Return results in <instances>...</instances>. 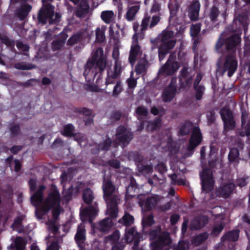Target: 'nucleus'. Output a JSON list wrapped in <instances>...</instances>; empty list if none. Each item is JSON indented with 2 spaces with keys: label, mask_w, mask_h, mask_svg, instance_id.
<instances>
[{
  "label": "nucleus",
  "mask_w": 250,
  "mask_h": 250,
  "mask_svg": "<svg viewBox=\"0 0 250 250\" xmlns=\"http://www.w3.org/2000/svg\"><path fill=\"white\" fill-rule=\"evenodd\" d=\"M44 188V186H41L40 189L32 196V202L34 206L37 207L36 215L38 219L44 218V216L48 211L51 208L53 209V220H49L46 224L48 229L55 234L58 230V226L56 221L62 211L60 207V194L56 188L53 187L52 191L49 194L47 198L42 202V191Z\"/></svg>",
  "instance_id": "nucleus-1"
},
{
  "label": "nucleus",
  "mask_w": 250,
  "mask_h": 250,
  "mask_svg": "<svg viewBox=\"0 0 250 250\" xmlns=\"http://www.w3.org/2000/svg\"><path fill=\"white\" fill-rule=\"evenodd\" d=\"M103 189L104 198L107 203L106 213L111 218H116L118 212L117 205L119 197L116 193V189L109 180L105 179L104 180Z\"/></svg>",
  "instance_id": "nucleus-2"
},
{
  "label": "nucleus",
  "mask_w": 250,
  "mask_h": 250,
  "mask_svg": "<svg viewBox=\"0 0 250 250\" xmlns=\"http://www.w3.org/2000/svg\"><path fill=\"white\" fill-rule=\"evenodd\" d=\"M106 62L104 56L103 50L101 48H98L92 55L91 59L89 60L85 67L84 75L85 79L89 81L88 74L90 73L92 77L94 76V71L92 70L93 67H97L100 70H103L105 67Z\"/></svg>",
  "instance_id": "nucleus-3"
},
{
  "label": "nucleus",
  "mask_w": 250,
  "mask_h": 250,
  "mask_svg": "<svg viewBox=\"0 0 250 250\" xmlns=\"http://www.w3.org/2000/svg\"><path fill=\"white\" fill-rule=\"evenodd\" d=\"M162 44L159 49L160 61L163 60L165 55L173 48L175 44L173 32L169 30L164 31L161 35Z\"/></svg>",
  "instance_id": "nucleus-4"
},
{
  "label": "nucleus",
  "mask_w": 250,
  "mask_h": 250,
  "mask_svg": "<svg viewBox=\"0 0 250 250\" xmlns=\"http://www.w3.org/2000/svg\"><path fill=\"white\" fill-rule=\"evenodd\" d=\"M159 199L158 196L154 195L149 198H146V201H140L139 203L143 213L142 223L144 229H145L146 227L152 225L154 223L153 216L151 214L146 215L145 211L150 210L154 207Z\"/></svg>",
  "instance_id": "nucleus-5"
},
{
  "label": "nucleus",
  "mask_w": 250,
  "mask_h": 250,
  "mask_svg": "<svg viewBox=\"0 0 250 250\" xmlns=\"http://www.w3.org/2000/svg\"><path fill=\"white\" fill-rule=\"evenodd\" d=\"M150 239L155 240L151 243L150 248L151 250H161L163 245H168L171 243V239L167 233L164 232L161 233L160 229L158 228L156 230H153L150 233ZM165 250H168L167 249Z\"/></svg>",
  "instance_id": "nucleus-6"
},
{
  "label": "nucleus",
  "mask_w": 250,
  "mask_h": 250,
  "mask_svg": "<svg viewBox=\"0 0 250 250\" xmlns=\"http://www.w3.org/2000/svg\"><path fill=\"white\" fill-rule=\"evenodd\" d=\"M120 52L119 49L117 47H115L113 49L112 57L115 60V65L114 67V71H108V76L106 81V85H109L115 83V79L117 78L120 74L121 71V63L119 61Z\"/></svg>",
  "instance_id": "nucleus-7"
},
{
  "label": "nucleus",
  "mask_w": 250,
  "mask_h": 250,
  "mask_svg": "<svg viewBox=\"0 0 250 250\" xmlns=\"http://www.w3.org/2000/svg\"><path fill=\"white\" fill-rule=\"evenodd\" d=\"M175 56L171 54L167 62L160 69V77L173 75L179 67V64L174 61Z\"/></svg>",
  "instance_id": "nucleus-8"
},
{
  "label": "nucleus",
  "mask_w": 250,
  "mask_h": 250,
  "mask_svg": "<svg viewBox=\"0 0 250 250\" xmlns=\"http://www.w3.org/2000/svg\"><path fill=\"white\" fill-rule=\"evenodd\" d=\"M201 177L203 190L208 192L211 190L214 184L212 172L210 170L204 169L201 175Z\"/></svg>",
  "instance_id": "nucleus-9"
},
{
  "label": "nucleus",
  "mask_w": 250,
  "mask_h": 250,
  "mask_svg": "<svg viewBox=\"0 0 250 250\" xmlns=\"http://www.w3.org/2000/svg\"><path fill=\"white\" fill-rule=\"evenodd\" d=\"M225 130L232 129L235 126L231 112L228 107H225L220 111Z\"/></svg>",
  "instance_id": "nucleus-10"
},
{
  "label": "nucleus",
  "mask_w": 250,
  "mask_h": 250,
  "mask_svg": "<svg viewBox=\"0 0 250 250\" xmlns=\"http://www.w3.org/2000/svg\"><path fill=\"white\" fill-rule=\"evenodd\" d=\"M116 135L117 138L123 146L127 144L132 138L131 133L123 126L118 128Z\"/></svg>",
  "instance_id": "nucleus-11"
},
{
  "label": "nucleus",
  "mask_w": 250,
  "mask_h": 250,
  "mask_svg": "<svg viewBox=\"0 0 250 250\" xmlns=\"http://www.w3.org/2000/svg\"><path fill=\"white\" fill-rule=\"evenodd\" d=\"M125 239L128 243L134 242V244L132 247V250H137V246L140 239V237L134 228L126 230Z\"/></svg>",
  "instance_id": "nucleus-12"
},
{
  "label": "nucleus",
  "mask_w": 250,
  "mask_h": 250,
  "mask_svg": "<svg viewBox=\"0 0 250 250\" xmlns=\"http://www.w3.org/2000/svg\"><path fill=\"white\" fill-rule=\"evenodd\" d=\"M224 67L225 71H228V76L231 77L237 67V62L233 55H230L226 58Z\"/></svg>",
  "instance_id": "nucleus-13"
},
{
  "label": "nucleus",
  "mask_w": 250,
  "mask_h": 250,
  "mask_svg": "<svg viewBox=\"0 0 250 250\" xmlns=\"http://www.w3.org/2000/svg\"><path fill=\"white\" fill-rule=\"evenodd\" d=\"M133 41L130 51L129 61L131 65L134 63L137 57L140 54L141 50L138 43L137 38L134 35L133 37Z\"/></svg>",
  "instance_id": "nucleus-14"
},
{
  "label": "nucleus",
  "mask_w": 250,
  "mask_h": 250,
  "mask_svg": "<svg viewBox=\"0 0 250 250\" xmlns=\"http://www.w3.org/2000/svg\"><path fill=\"white\" fill-rule=\"evenodd\" d=\"M202 140L201 132L198 127H195L189 140L188 147V150H191L200 144Z\"/></svg>",
  "instance_id": "nucleus-15"
},
{
  "label": "nucleus",
  "mask_w": 250,
  "mask_h": 250,
  "mask_svg": "<svg viewBox=\"0 0 250 250\" xmlns=\"http://www.w3.org/2000/svg\"><path fill=\"white\" fill-rule=\"evenodd\" d=\"M150 19L151 17L148 14L145 15L141 24L142 30L146 29L149 25V24L150 27L155 26L159 22L160 17L159 15H154L152 16L151 21Z\"/></svg>",
  "instance_id": "nucleus-16"
},
{
  "label": "nucleus",
  "mask_w": 250,
  "mask_h": 250,
  "mask_svg": "<svg viewBox=\"0 0 250 250\" xmlns=\"http://www.w3.org/2000/svg\"><path fill=\"white\" fill-rule=\"evenodd\" d=\"M98 211L96 207H89L81 213V217L83 221H88L91 223L92 219Z\"/></svg>",
  "instance_id": "nucleus-17"
},
{
  "label": "nucleus",
  "mask_w": 250,
  "mask_h": 250,
  "mask_svg": "<svg viewBox=\"0 0 250 250\" xmlns=\"http://www.w3.org/2000/svg\"><path fill=\"white\" fill-rule=\"evenodd\" d=\"M234 188V185L231 183H229L227 184H224L217 189V195L222 196L223 198H227L231 193Z\"/></svg>",
  "instance_id": "nucleus-18"
},
{
  "label": "nucleus",
  "mask_w": 250,
  "mask_h": 250,
  "mask_svg": "<svg viewBox=\"0 0 250 250\" xmlns=\"http://www.w3.org/2000/svg\"><path fill=\"white\" fill-rule=\"evenodd\" d=\"M175 81V79H172L169 87L164 92L163 99L165 101H169L173 98L176 92Z\"/></svg>",
  "instance_id": "nucleus-19"
},
{
  "label": "nucleus",
  "mask_w": 250,
  "mask_h": 250,
  "mask_svg": "<svg viewBox=\"0 0 250 250\" xmlns=\"http://www.w3.org/2000/svg\"><path fill=\"white\" fill-rule=\"evenodd\" d=\"M85 239V227L83 224L82 223L78 228L77 232L75 236V240L78 245L80 247L84 242Z\"/></svg>",
  "instance_id": "nucleus-20"
},
{
  "label": "nucleus",
  "mask_w": 250,
  "mask_h": 250,
  "mask_svg": "<svg viewBox=\"0 0 250 250\" xmlns=\"http://www.w3.org/2000/svg\"><path fill=\"white\" fill-rule=\"evenodd\" d=\"M202 76L203 75L201 73L198 74L194 83V87L196 90V97L197 100L201 99L204 91L203 86L201 85L198 86L202 78Z\"/></svg>",
  "instance_id": "nucleus-21"
},
{
  "label": "nucleus",
  "mask_w": 250,
  "mask_h": 250,
  "mask_svg": "<svg viewBox=\"0 0 250 250\" xmlns=\"http://www.w3.org/2000/svg\"><path fill=\"white\" fill-rule=\"evenodd\" d=\"M200 5L198 1H195L191 4L189 10V16L191 20H196L199 15Z\"/></svg>",
  "instance_id": "nucleus-22"
},
{
  "label": "nucleus",
  "mask_w": 250,
  "mask_h": 250,
  "mask_svg": "<svg viewBox=\"0 0 250 250\" xmlns=\"http://www.w3.org/2000/svg\"><path fill=\"white\" fill-rule=\"evenodd\" d=\"M208 222V218L205 216H201L194 219L190 225L191 229H198L203 227Z\"/></svg>",
  "instance_id": "nucleus-23"
},
{
  "label": "nucleus",
  "mask_w": 250,
  "mask_h": 250,
  "mask_svg": "<svg viewBox=\"0 0 250 250\" xmlns=\"http://www.w3.org/2000/svg\"><path fill=\"white\" fill-rule=\"evenodd\" d=\"M101 18L105 23L109 24L115 20V15L112 10H106L101 13Z\"/></svg>",
  "instance_id": "nucleus-24"
},
{
  "label": "nucleus",
  "mask_w": 250,
  "mask_h": 250,
  "mask_svg": "<svg viewBox=\"0 0 250 250\" xmlns=\"http://www.w3.org/2000/svg\"><path fill=\"white\" fill-rule=\"evenodd\" d=\"M113 225L111 218H108L102 221L98 225V229L102 232L109 230Z\"/></svg>",
  "instance_id": "nucleus-25"
},
{
  "label": "nucleus",
  "mask_w": 250,
  "mask_h": 250,
  "mask_svg": "<svg viewBox=\"0 0 250 250\" xmlns=\"http://www.w3.org/2000/svg\"><path fill=\"white\" fill-rule=\"evenodd\" d=\"M248 114L247 113L242 112V125L243 130L245 129V131H242L241 133L242 136H249L250 135V125L249 123L246 124Z\"/></svg>",
  "instance_id": "nucleus-26"
},
{
  "label": "nucleus",
  "mask_w": 250,
  "mask_h": 250,
  "mask_svg": "<svg viewBox=\"0 0 250 250\" xmlns=\"http://www.w3.org/2000/svg\"><path fill=\"white\" fill-rule=\"evenodd\" d=\"M250 15V12L247 13V14L245 13H242L239 15L235 19V21L238 22L241 24L242 27L244 28L245 31H246V27L249 24V20L248 18V16Z\"/></svg>",
  "instance_id": "nucleus-27"
},
{
  "label": "nucleus",
  "mask_w": 250,
  "mask_h": 250,
  "mask_svg": "<svg viewBox=\"0 0 250 250\" xmlns=\"http://www.w3.org/2000/svg\"><path fill=\"white\" fill-rule=\"evenodd\" d=\"M140 9V6L136 5L131 6L128 9L125 15V18L128 21H131L134 20L135 15Z\"/></svg>",
  "instance_id": "nucleus-28"
},
{
  "label": "nucleus",
  "mask_w": 250,
  "mask_h": 250,
  "mask_svg": "<svg viewBox=\"0 0 250 250\" xmlns=\"http://www.w3.org/2000/svg\"><path fill=\"white\" fill-rule=\"evenodd\" d=\"M241 39L239 35H236L229 39L225 43V47L228 48H232L240 42Z\"/></svg>",
  "instance_id": "nucleus-29"
},
{
  "label": "nucleus",
  "mask_w": 250,
  "mask_h": 250,
  "mask_svg": "<svg viewBox=\"0 0 250 250\" xmlns=\"http://www.w3.org/2000/svg\"><path fill=\"white\" fill-rule=\"evenodd\" d=\"M106 30V26L103 25L97 28L96 30V40L99 42H102L104 40V32Z\"/></svg>",
  "instance_id": "nucleus-30"
},
{
  "label": "nucleus",
  "mask_w": 250,
  "mask_h": 250,
  "mask_svg": "<svg viewBox=\"0 0 250 250\" xmlns=\"http://www.w3.org/2000/svg\"><path fill=\"white\" fill-rule=\"evenodd\" d=\"M24 216L23 215H20L16 218L12 226L13 229L17 230L19 232H21L22 231L21 222Z\"/></svg>",
  "instance_id": "nucleus-31"
},
{
  "label": "nucleus",
  "mask_w": 250,
  "mask_h": 250,
  "mask_svg": "<svg viewBox=\"0 0 250 250\" xmlns=\"http://www.w3.org/2000/svg\"><path fill=\"white\" fill-rule=\"evenodd\" d=\"M60 38H63V39L57 42H54L52 43V49L54 50H57L60 49L64 45L67 37L65 36L64 34L62 33L60 35Z\"/></svg>",
  "instance_id": "nucleus-32"
},
{
  "label": "nucleus",
  "mask_w": 250,
  "mask_h": 250,
  "mask_svg": "<svg viewBox=\"0 0 250 250\" xmlns=\"http://www.w3.org/2000/svg\"><path fill=\"white\" fill-rule=\"evenodd\" d=\"M239 151L235 148H231L229 154V159L230 162H237L239 159Z\"/></svg>",
  "instance_id": "nucleus-33"
},
{
  "label": "nucleus",
  "mask_w": 250,
  "mask_h": 250,
  "mask_svg": "<svg viewBox=\"0 0 250 250\" xmlns=\"http://www.w3.org/2000/svg\"><path fill=\"white\" fill-rule=\"evenodd\" d=\"M25 243L21 237L16 238L13 246V250H24Z\"/></svg>",
  "instance_id": "nucleus-34"
},
{
  "label": "nucleus",
  "mask_w": 250,
  "mask_h": 250,
  "mask_svg": "<svg viewBox=\"0 0 250 250\" xmlns=\"http://www.w3.org/2000/svg\"><path fill=\"white\" fill-rule=\"evenodd\" d=\"M134 222L133 217L128 213H125L121 219L119 220L120 223H123L125 226L131 225Z\"/></svg>",
  "instance_id": "nucleus-35"
},
{
  "label": "nucleus",
  "mask_w": 250,
  "mask_h": 250,
  "mask_svg": "<svg viewBox=\"0 0 250 250\" xmlns=\"http://www.w3.org/2000/svg\"><path fill=\"white\" fill-rule=\"evenodd\" d=\"M147 65L148 63L147 61L145 59H142L137 65L136 72L138 74L143 73L146 70Z\"/></svg>",
  "instance_id": "nucleus-36"
},
{
  "label": "nucleus",
  "mask_w": 250,
  "mask_h": 250,
  "mask_svg": "<svg viewBox=\"0 0 250 250\" xmlns=\"http://www.w3.org/2000/svg\"><path fill=\"white\" fill-rule=\"evenodd\" d=\"M239 237V232L238 230H234L229 232L225 236H223V239H228L229 241H237Z\"/></svg>",
  "instance_id": "nucleus-37"
},
{
  "label": "nucleus",
  "mask_w": 250,
  "mask_h": 250,
  "mask_svg": "<svg viewBox=\"0 0 250 250\" xmlns=\"http://www.w3.org/2000/svg\"><path fill=\"white\" fill-rule=\"evenodd\" d=\"M83 199L85 202L89 203L93 199L92 192L91 190L87 188L85 189L83 193Z\"/></svg>",
  "instance_id": "nucleus-38"
},
{
  "label": "nucleus",
  "mask_w": 250,
  "mask_h": 250,
  "mask_svg": "<svg viewBox=\"0 0 250 250\" xmlns=\"http://www.w3.org/2000/svg\"><path fill=\"white\" fill-rule=\"evenodd\" d=\"M120 238V233L119 231H115L111 235L106 237L105 241L111 243H116Z\"/></svg>",
  "instance_id": "nucleus-39"
},
{
  "label": "nucleus",
  "mask_w": 250,
  "mask_h": 250,
  "mask_svg": "<svg viewBox=\"0 0 250 250\" xmlns=\"http://www.w3.org/2000/svg\"><path fill=\"white\" fill-rule=\"evenodd\" d=\"M74 127L71 125H68L64 127V130L62 132L63 135L70 136L73 134Z\"/></svg>",
  "instance_id": "nucleus-40"
},
{
  "label": "nucleus",
  "mask_w": 250,
  "mask_h": 250,
  "mask_svg": "<svg viewBox=\"0 0 250 250\" xmlns=\"http://www.w3.org/2000/svg\"><path fill=\"white\" fill-rule=\"evenodd\" d=\"M201 30L200 24H196L191 25L190 27V35L192 37H196Z\"/></svg>",
  "instance_id": "nucleus-41"
},
{
  "label": "nucleus",
  "mask_w": 250,
  "mask_h": 250,
  "mask_svg": "<svg viewBox=\"0 0 250 250\" xmlns=\"http://www.w3.org/2000/svg\"><path fill=\"white\" fill-rule=\"evenodd\" d=\"M31 9V7L29 5H25L23 6L20 13L21 18L23 19L26 17Z\"/></svg>",
  "instance_id": "nucleus-42"
},
{
  "label": "nucleus",
  "mask_w": 250,
  "mask_h": 250,
  "mask_svg": "<svg viewBox=\"0 0 250 250\" xmlns=\"http://www.w3.org/2000/svg\"><path fill=\"white\" fill-rule=\"evenodd\" d=\"M189 248V243L186 241L180 242L175 248L176 250H187Z\"/></svg>",
  "instance_id": "nucleus-43"
},
{
  "label": "nucleus",
  "mask_w": 250,
  "mask_h": 250,
  "mask_svg": "<svg viewBox=\"0 0 250 250\" xmlns=\"http://www.w3.org/2000/svg\"><path fill=\"white\" fill-rule=\"evenodd\" d=\"M81 38V35L77 34L72 36L68 41V44L72 45L77 42Z\"/></svg>",
  "instance_id": "nucleus-44"
},
{
  "label": "nucleus",
  "mask_w": 250,
  "mask_h": 250,
  "mask_svg": "<svg viewBox=\"0 0 250 250\" xmlns=\"http://www.w3.org/2000/svg\"><path fill=\"white\" fill-rule=\"evenodd\" d=\"M218 11L217 8L213 7L211 9L210 14L209 15V18L211 21H215L216 18L218 15Z\"/></svg>",
  "instance_id": "nucleus-45"
},
{
  "label": "nucleus",
  "mask_w": 250,
  "mask_h": 250,
  "mask_svg": "<svg viewBox=\"0 0 250 250\" xmlns=\"http://www.w3.org/2000/svg\"><path fill=\"white\" fill-rule=\"evenodd\" d=\"M133 72H131L130 77L127 80V83L129 88H134L136 85V81L132 78Z\"/></svg>",
  "instance_id": "nucleus-46"
},
{
  "label": "nucleus",
  "mask_w": 250,
  "mask_h": 250,
  "mask_svg": "<svg viewBox=\"0 0 250 250\" xmlns=\"http://www.w3.org/2000/svg\"><path fill=\"white\" fill-rule=\"evenodd\" d=\"M122 87L120 82H117L114 87L113 91V95L117 96L122 91Z\"/></svg>",
  "instance_id": "nucleus-47"
},
{
  "label": "nucleus",
  "mask_w": 250,
  "mask_h": 250,
  "mask_svg": "<svg viewBox=\"0 0 250 250\" xmlns=\"http://www.w3.org/2000/svg\"><path fill=\"white\" fill-rule=\"evenodd\" d=\"M136 113L138 116H145L147 114V111L146 108L143 107H139L136 110Z\"/></svg>",
  "instance_id": "nucleus-48"
},
{
  "label": "nucleus",
  "mask_w": 250,
  "mask_h": 250,
  "mask_svg": "<svg viewBox=\"0 0 250 250\" xmlns=\"http://www.w3.org/2000/svg\"><path fill=\"white\" fill-rule=\"evenodd\" d=\"M13 165H14L15 170L16 172H18L20 170L21 165L18 160H15L13 162H12L10 164V167H12Z\"/></svg>",
  "instance_id": "nucleus-49"
},
{
  "label": "nucleus",
  "mask_w": 250,
  "mask_h": 250,
  "mask_svg": "<svg viewBox=\"0 0 250 250\" xmlns=\"http://www.w3.org/2000/svg\"><path fill=\"white\" fill-rule=\"evenodd\" d=\"M224 227V225L223 224H221L218 226H216L213 230V233L214 235H217L219 234L223 229Z\"/></svg>",
  "instance_id": "nucleus-50"
},
{
  "label": "nucleus",
  "mask_w": 250,
  "mask_h": 250,
  "mask_svg": "<svg viewBox=\"0 0 250 250\" xmlns=\"http://www.w3.org/2000/svg\"><path fill=\"white\" fill-rule=\"evenodd\" d=\"M160 9V5L159 3H155L152 5L150 12V13H156L159 12Z\"/></svg>",
  "instance_id": "nucleus-51"
},
{
  "label": "nucleus",
  "mask_w": 250,
  "mask_h": 250,
  "mask_svg": "<svg viewBox=\"0 0 250 250\" xmlns=\"http://www.w3.org/2000/svg\"><path fill=\"white\" fill-rule=\"evenodd\" d=\"M17 47L20 50H23V51H27L28 50V46L23 44L21 42H18L17 43Z\"/></svg>",
  "instance_id": "nucleus-52"
},
{
  "label": "nucleus",
  "mask_w": 250,
  "mask_h": 250,
  "mask_svg": "<svg viewBox=\"0 0 250 250\" xmlns=\"http://www.w3.org/2000/svg\"><path fill=\"white\" fill-rule=\"evenodd\" d=\"M17 47L20 50H23V51H27L28 50V46L23 44L21 42H18L17 43Z\"/></svg>",
  "instance_id": "nucleus-53"
},
{
  "label": "nucleus",
  "mask_w": 250,
  "mask_h": 250,
  "mask_svg": "<svg viewBox=\"0 0 250 250\" xmlns=\"http://www.w3.org/2000/svg\"><path fill=\"white\" fill-rule=\"evenodd\" d=\"M86 89L92 92H98L100 91L101 88L99 87V86L97 85H87Z\"/></svg>",
  "instance_id": "nucleus-54"
},
{
  "label": "nucleus",
  "mask_w": 250,
  "mask_h": 250,
  "mask_svg": "<svg viewBox=\"0 0 250 250\" xmlns=\"http://www.w3.org/2000/svg\"><path fill=\"white\" fill-rule=\"evenodd\" d=\"M247 179L248 178H245L239 179L237 181V185L240 187L245 186L247 184V182L246 181Z\"/></svg>",
  "instance_id": "nucleus-55"
},
{
  "label": "nucleus",
  "mask_w": 250,
  "mask_h": 250,
  "mask_svg": "<svg viewBox=\"0 0 250 250\" xmlns=\"http://www.w3.org/2000/svg\"><path fill=\"white\" fill-rule=\"evenodd\" d=\"M58 245L56 242H53L49 246H48L46 250H59Z\"/></svg>",
  "instance_id": "nucleus-56"
},
{
  "label": "nucleus",
  "mask_w": 250,
  "mask_h": 250,
  "mask_svg": "<svg viewBox=\"0 0 250 250\" xmlns=\"http://www.w3.org/2000/svg\"><path fill=\"white\" fill-rule=\"evenodd\" d=\"M208 237V235L207 233H204L203 234H202L200 235H199L197 237L196 239L197 241L200 242H202L203 241H205L207 239Z\"/></svg>",
  "instance_id": "nucleus-57"
},
{
  "label": "nucleus",
  "mask_w": 250,
  "mask_h": 250,
  "mask_svg": "<svg viewBox=\"0 0 250 250\" xmlns=\"http://www.w3.org/2000/svg\"><path fill=\"white\" fill-rule=\"evenodd\" d=\"M177 177V176L175 174H173L170 175V178H171L172 182L174 184H178V185L183 184V182L180 181H176Z\"/></svg>",
  "instance_id": "nucleus-58"
},
{
  "label": "nucleus",
  "mask_w": 250,
  "mask_h": 250,
  "mask_svg": "<svg viewBox=\"0 0 250 250\" xmlns=\"http://www.w3.org/2000/svg\"><path fill=\"white\" fill-rule=\"evenodd\" d=\"M179 216L177 214L172 215L170 218V222L172 224H175L179 220Z\"/></svg>",
  "instance_id": "nucleus-59"
},
{
  "label": "nucleus",
  "mask_w": 250,
  "mask_h": 250,
  "mask_svg": "<svg viewBox=\"0 0 250 250\" xmlns=\"http://www.w3.org/2000/svg\"><path fill=\"white\" fill-rule=\"evenodd\" d=\"M36 182L35 180L31 179L29 182V184L31 190H34L35 189Z\"/></svg>",
  "instance_id": "nucleus-60"
},
{
  "label": "nucleus",
  "mask_w": 250,
  "mask_h": 250,
  "mask_svg": "<svg viewBox=\"0 0 250 250\" xmlns=\"http://www.w3.org/2000/svg\"><path fill=\"white\" fill-rule=\"evenodd\" d=\"M169 10H170V13L171 16H173L175 15L177 10H178V7L176 6L175 7V9H172V5L169 4L168 5Z\"/></svg>",
  "instance_id": "nucleus-61"
},
{
  "label": "nucleus",
  "mask_w": 250,
  "mask_h": 250,
  "mask_svg": "<svg viewBox=\"0 0 250 250\" xmlns=\"http://www.w3.org/2000/svg\"><path fill=\"white\" fill-rule=\"evenodd\" d=\"M110 165L114 168H118L120 166V163L118 161L113 160L110 162Z\"/></svg>",
  "instance_id": "nucleus-62"
},
{
  "label": "nucleus",
  "mask_w": 250,
  "mask_h": 250,
  "mask_svg": "<svg viewBox=\"0 0 250 250\" xmlns=\"http://www.w3.org/2000/svg\"><path fill=\"white\" fill-rule=\"evenodd\" d=\"M224 41L222 39H220L218 42L216 43V49L218 51H219V49L222 47Z\"/></svg>",
  "instance_id": "nucleus-63"
},
{
  "label": "nucleus",
  "mask_w": 250,
  "mask_h": 250,
  "mask_svg": "<svg viewBox=\"0 0 250 250\" xmlns=\"http://www.w3.org/2000/svg\"><path fill=\"white\" fill-rule=\"evenodd\" d=\"M15 67L17 68V69H29L31 68L28 67H27L24 64H20L19 63L16 64Z\"/></svg>",
  "instance_id": "nucleus-64"
}]
</instances>
